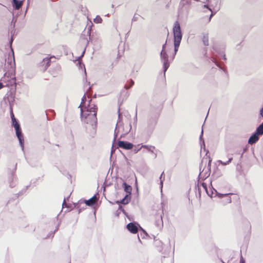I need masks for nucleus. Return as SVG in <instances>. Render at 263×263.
<instances>
[{
	"instance_id": "nucleus-27",
	"label": "nucleus",
	"mask_w": 263,
	"mask_h": 263,
	"mask_svg": "<svg viewBox=\"0 0 263 263\" xmlns=\"http://www.w3.org/2000/svg\"><path fill=\"white\" fill-rule=\"evenodd\" d=\"M16 168H17V163H15L13 167L12 168H9V174L12 175V176L15 175V172L16 170Z\"/></svg>"
},
{
	"instance_id": "nucleus-45",
	"label": "nucleus",
	"mask_w": 263,
	"mask_h": 263,
	"mask_svg": "<svg viewBox=\"0 0 263 263\" xmlns=\"http://www.w3.org/2000/svg\"><path fill=\"white\" fill-rule=\"evenodd\" d=\"M129 129H127V130H125L124 129V132H125V133L126 134H128V133L129 132V131L130 130V129H132V125H131V124H130V123H129Z\"/></svg>"
},
{
	"instance_id": "nucleus-57",
	"label": "nucleus",
	"mask_w": 263,
	"mask_h": 263,
	"mask_svg": "<svg viewBox=\"0 0 263 263\" xmlns=\"http://www.w3.org/2000/svg\"><path fill=\"white\" fill-rule=\"evenodd\" d=\"M3 84L1 82H0V89L3 87Z\"/></svg>"
},
{
	"instance_id": "nucleus-55",
	"label": "nucleus",
	"mask_w": 263,
	"mask_h": 263,
	"mask_svg": "<svg viewBox=\"0 0 263 263\" xmlns=\"http://www.w3.org/2000/svg\"><path fill=\"white\" fill-rule=\"evenodd\" d=\"M65 201H66V199H65V198H64V201H63V206H64V205L66 206V202H65Z\"/></svg>"
},
{
	"instance_id": "nucleus-49",
	"label": "nucleus",
	"mask_w": 263,
	"mask_h": 263,
	"mask_svg": "<svg viewBox=\"0 0 263 263\" xmlns=\"http://www.w3.org/2000/svg\"><path fill=\"white\" fill-rule=\"evenodd\" d=\"M245 259L243 258L242 256H241L240 259V262L239 263H245Z\"/></svg>"
},
{
	"instance_id": "nucleus-53",
	"label": "nucleus",
	"mask_w": 263,
	"mask_h": 263,
	"mask_svg": "<svg viewBox=\"0 0 263 263\" xmlns=\"http://www.w3.org/2000/svg\"><path fill=\"white\" fill-rule=\"evenodd\" d=\"M119 214H120V212H119V211L118 210L116 211V215L117 216H119Z\"/></svg>"
},
{
	"instance_id": "nucleus-14",
	"label": "nucleus",
	"mask_w": 263,
	"mask_h": 263,
	"mask_svg": "<svg viewBox=\"0 0 263 263\" xmlns=\"http://www.w3.org/2000/svg\"><path fill=\"white\" fill-rule=\"evenodd\" d=\"M122 187L124 189V192L126 193V195L132 196V186L129 184H127L125 182H124L122 184Z\"/></svg>"
},
{
	"instance_id": "nucleus-2",
	"label": "nucleus",
	"mask_w": 263,
	"mask_h": 263,
	"mask_svg": "<svg viewBox=\"0 0 263 263\" xmlns=\"http://www.w3.org/2000/svg\"><path fill=\"white\" fill-rule=\"evenodd\" d=\"M160 115V110L158 108L151 105V109L148 114L145 130L148 134H151L157 124Z\"/></svg>"
},
{
	"instance_id": "nucleus-54",
	"label": "nucleus",
	"mask_w": 263,
	"mask_h": 263,
	"mask_svg": "<svg viewBox=\"0 0 263 263\" xmlns=\"http://www.w3.org/2000/svg\"><path fill=\"white\" fill-rule=\"evenodd\" d=\"M222 59L224 60H227V58H226V55L224 54H223L222 55Z\"/></svg>"
},
{
	"instance_id": "nucleus-59",
	"label": "nucleus",
	"mask_w": 263,
	"mask_h": 263,
	"mask_svg": "<svg viewBox=\"0 0 263 263\" xmlns=\"http://www.w3.org/2000/svg\"><path fill=\"white\" fill-rule=\"evenodd\" d=\"M124 137V135L123 134H122L120 137V138H122L123 137Z\"/></svg>"
},
{
	"instance_id": "nucleus-35",
	"label": "nucleus",
	"mask_w": 263,
	"mask_h": 263,
	"mask_svg": "<svg viewBox=\"0 0 263 263\" xmlns=\"http://www.w3.org/2000/svg\"><path fill=\"white\" fill-rule=\"evenodd\" d=\"M199 140H200V142L201 141H202V143H203V146H204V149H205V143H204V140H203V130L202 129L201 130V134H200V137H199Z\"/></svg>"
},
{
	"instance_id": "nucleus-34",
	"label": "nucleus",
	"mask_w": 263,
	"mask_h": 263,
	"mask_svg": "<svg viewBox=\"0 0 263 263\" xmlns=\"http://www.w3.org/2000/svg\"><path fill=\"white\" fill-rule=\"evenodd\" d=\"M16 21H17V18L16 17L15 18L13 16L12 18V20L11 21V26L13 28H14V27H15V23L16 22Z\"/></svg>"
},
{
	"instance_id": "nucleus-50",
	"label": "nucleus",
	"mask_w": 263,
	"mask_h": 263,
	"mask_svg": "<svg viewBox=\"0 0 263 263\" xmlns=\"http://www.w3.org/2000/svg\"><path fill=\"white\" fill-rule=\"evenodd\" d=\"M185 0H181V2L180 3V5H181L182 7L184 6V4L183 3V2H184Z\"/></svg>"
},
{
	"instance_id": "nucleus-37",
	"label": "nucleus",
	"mask_w": 263,
	"mask_h": 263,
	"mask_svg": "<svg viewBox=\"0 0 263 263\" xmlns=\"http://www.w3.org/2000/svg\"><path fill=\"white\" fill-rule=\"evenodd\" d=\"M212 161V159L210 158L209 160L208 164V170L209 171H211V166Z\"/></svg>"
},
{
	"instance_id": "nucleus-40",
	"label": "nucleus",
	"mask_w": 263,
	"mask_h": 263,
	"mask_svg": "<svg viewBox=\"0 0 263 263\" xmlns=\"http://www.w3.org/2000/svg\"><path fill=\"white\" fill-rule=\"evenodd\" d=\"M114 144H115V142H113L112 145V147H111V156L112 155V154L114 153H115L116 149L117 148H118L117 147L114 148Z\"/></svg>"
},
{
	"instance_id": "nucleus-15",
	"label": "nucleus",
	"mask_w": 263,
	"mask_h": 263,
	"mask_svg": "<svg viewBox=\"0 0 263 263\" xmlns=\"http://www.w3.org/2000/svg\"><path fill=\"white\" fill-rule=\"evenodd\" d=\"M24 0H12V5L14 9L18 10L23 5Z\"/></svg>"
},
{
	"instance_id": "nucleus-36",
	"label": "nucleus",
	"mask_w": 263,
	"mask_h": 263,
	"mask_svg": "<svg viewBox=\"0 0 263 263\" xmlns=\"http://www.w3.org/2000/svg\"><path fill=\"white\" fill-rule=\"evenodd\" d=\"M137 122V110H136V115L134 118V123H133L134 125H135L136 126Z\"/></svg>"
},
{
	"instance_id": "nucleus-64",
	"label": "nucleus",
	"mask_w": 263,
	"mask_h": 263,
	"mask_svg": "<svg viewBox=\"0 0 263 263\" xmlns=\"http://www.w3.org/2000/svg\"><path fill=\"white\" fill-rule=\"evenodd\" d=\"M80 212H81V210H80V209H79V213H80Z\"/></svg>"
},
{
	"instance_id": "nucleus-39",
	"label": "nucleus",
	"mask_w": 263,
	"mask_h": 263,
	"mask_svg": "<svg viewBox=\"0 0 263 263\" xmlns=\"http://www.w3.org/2000/svg\"><path fill=\"white\" fill-rule=\"evenodd\" d=\"M218 162L219 163V164H222V165H226L227 164H229V163L228 162V161L227 162H223L222 161V160H219L218 161Z\"/></svg>"
},
{
	"instance_id": "nucleus-8",
	"label": "nucleus",
	"mask_w": 263,
	"mask_h": 263,
	"mask_svg": "<svg viewBox=\"0 0 263 263\" xmlns=\"http://www.w3.org/2000/svg\"><path fill=\"white\" fill-rule=\"evenodd\" d=\"M134 144L126 141L118 140L117 147H120L126 150H129L133 148Z\"/></svg>"
},
{
	"instance_id": "nucleus-42",
	"label": "nucleus",
	"mask_w": 263,
	"mask_h": 263,
	"mask_svg": "<svg viewBox=\"0 0 263 263\" xmlns=\"http://www.w3.org/2000/svg\"><path fill=\"white\" fill-rule=\"evenodd\" d=\"M139 16L138 15V16H136V14L134 15V16H133L132 20V22H136L138 20V18H139Z\"/></svg>"
},
{
	"instance_id": "nucleus-16",
	"label": "nucleus",
	"mask_w": 263,
	"mask_h": 263,
	"mask_svg": "<svg viewBox=\"0 0 263 263\" xmlns=\"http://www.w3.org/2000/svg\"><path fill=\"white\" fill-rule=\"evenodd\" d=\"M16 180V175H12L10 174H9L8 176V182L9 183V186L11 188L14 187L16 184L15 183V181Z\"/></svg>"
},
{
	"instance_id": "nucleus-24",
	"label": "nucleus",
	"mask_w": 263,
	"mask_h": 263,
	"mask_svg": "<svg viewBox=\"0 0 263 263\" xmlns=\"http://www.w3.org/2000/svg\"><path fill=\"white\" fill-rule=\"evenodd\" d=\"M221 176H222L221 172L220 171H219L218 169H217L216 171H215L212 175L213 179H217Z\"/></svg>"
},
{
	"instance_id": "nucleus-21",
	"label": "nucleus",
	"mask_w": 263,
	"mask_h": 263,
	"mask_svg": "<svg viewBox=\"0 0 263 263\" xmlns=\"http://www.w3.org/2000/svg\"><path fill=\"white\" fill-rule=\"evenodd\" d=\"M8 64L10 65L11 67H13L15 66V61H14V53H12V57H8L7 59Z\"/></svg>"
},
{
	"instance_id": "nucleus-17",
	"label": "nucleus",
	"mask_w": 263,
	"mask_h": 263,
	"mask_svg": "<svg viewBox=\"0 0 263 263\" xmlns=\"http://www.w3.org/2000/svg\"><path fill=\"white\" fill-rule=\"evenodd\" d=\"M201 166H200V173L199 174L198 177H200L202 180H205L210 176L211 171H209L208 170V171L205 173H202V172H201Z\"/></svg>"
},
{
	"instance_id": "nucleus-28",
	"label": "nucleus",
	"mask_w": 263,
	"mask_h": 263,
	"mask_svg": "<svg viewBox=\"0 0 263 263\" xmlns=\"http://www.w3.org/2000/svg\"><path fill=\"white\" fill-rule=\"evenodd\" d=\"M134 81L132 79H130L128 82V84H126V85H125L124 88H125L126 89H129L134 85Z\"/></svg>"
},
{
	"instance_id": "nucleus-26",
	"label": "nucleus",
	"mask_w": 263,
	"mask_h": 263,
	"mask_svg": "<svg viewBox=\"0 0 263 263\" xmlns=\"http://www.w3.org/2000/svg\"><path fill=\"white\" fill-rule=\"evenodd\" d=\"M203 7L208 9L210 11H211V14L209 19V21L210 22L211 21L212 17L214 16L217 12H216V10H214L215 12H213L211 8L209 7V5H204Z\"/></svg>"
},
{
	"instance_id": "nucleus-6",
	"label": "nucleus",
	"mask_w": 263,
	"mask_h": 263,
	"mask_svg": "<svg viewBox=\"0 0 263 263\" xmlns=\"http://www.w3.org/2000/svg\"><path fill=\"white\" fill-rule=\"evenodd\" d=\"M167 40L165 43L162 45V50L160 52L161 61L163 63V71L165 73L170 66V63L168 62V56L165 51Z\"/></svg>"
},
{
	"instance_id": "nucleus-48",
	"label": "nucleus",
	"mask_w": 263,
	"mask_h": 263,
	"mask_svg": "<svg viewBox=\"0 0 263 263\" xmlns=\"http://www.w3.org/2000/svg\"><path fill=\"white\" fill-rule=\"evenodd\" d=\"M197 187H198V191L199 196V197H200V196H201V189L200 188V187H199L198 184L197 185Z\"/></svg>"
},
{
	"instance_id": "nucleus-63",
	"label": "nucleus",
	"mask_w": 263,
	"mask_h": 263,
	"mask_svg": "<svg viewBox=\"0 0 263 263\" xmlns=\"http://www.w3.org/2000/svg\"><path fill=\"white\" fill-rule=\"evenodd\" d=\"M155 158H156V157H157V154H155Z\"/></svg>"
},
{
	"instance_id": "nucleus-44",
	"label": "nucleus",
	"mask_w": 263,
	"mask_h": 263,
	"mask_svg": "<svg viewBox=\"0 0 263 263\" xmlns=\"http://www.w3.org/2000/svg\"><path fill=\"white\" fill-rule=\"evenodd\" d=\"M259 115L263 118V106L260 109Z\"/></svg>"
},
{
	"instance_id": "nucleus-33",
	"label": "nucleus",
	"mask_w": 263,
	"mask_h": 263,
	"mask_svg": "<svg viewBox=\"0 0 263 263\" xmlns=\"http://www.w3.org/2000/svg\"><path fill=\"white\" fill-rule=\"evenodd\" d=\"M118 210L120 211V212H122L125 215L127 216V212L125 211V210L123 208L122 206L120 204H119Z\"/></svg>"
},
{
	"instance_id": "nucleus-5",
	"label": "nucleus",
	"mask_w": 263,
	"mask_h": 263,
	"mask_svg": "<svg viewBox=\"0 0 263 263\" xmlns=\"http://www.w3.org/2000/svg\"><path fill=\"white\" fill-rule=\"evenodd\" d=\"M201 185L203 187V188L204 189V190H205V191L206 192L207 195L211 197H213V194H215V196H217L218 198H222L225 196L227 197V198L226 199V202L227 203H231V198L230 197H228V195L230 194H221V193H219L212 186H211V193H209V190L208 189V187H207V185L205 183V182H202L201 183Z\"/></svg>"
},
{
	"instance_id": "nucleus-47",
	"label": "nucleus",
	"mask_w": 263,
	"mask_h": 263,
	"mask_svg": "<svg viewBox=\"0 0 263 263\" xmlns=\"http://www.w3.org/2000/svg\"><path fill=\"white\" fill-rule=\"evenodd\" d=\"M184 1H185V3H184L183 2V3L185 4H187V5H190L191 4V1L192 0H185Z\"/></svg>"
},
{
	"instance_id": "nucleus-61",
	"label": "nucleus",
	"mask_w": 263,
	"mask_h": 263,
	"mask_svg": "<svg viewBox=\"0 0 263 263\" xmlns=\"http://www.w3.org/2000/svg\"><path fill=\"white\" fill-rule=\"evenodd\" d=\"M138 238L139 240L140 241H141V240H140V238H139V235H138Z\"/></svg>"
},
{
	"instance_id": "nucleus-46",
	"label": "nucleus",
	"mask_w": 263,
	"mask_h": 263,
	"mask_svg": "<svg viewBox=\"0 0 263 263\" xmlns=\"http://www.w3.org/2000/svg\"><path fill=\"white\" fill-rule=\"evenodd\" d=\"M13 37H12V36H11V39H10V41H9V45H10V47H11V46H12V42H13ZM11 50L13 51V49H12V47H11Z\"/></svg>"
},
{
	"instance_id": "nucleus-52",
	"label": "nucleus",
	"mask_w": 263,
	"mask_h": 263,
	"mask_svg": "<svg viewBox=\"0 0 263 263\" xmlns=\"http://www.w3.org/2000/svg\"><path fill=\"white\" fill-rule=\"evenodd\" d=\"M232 160H233V158L230 157L229 158V160L227 161L229 163H230L232 161Z\"/></svg>"
},
{
	"instance_id": "nucleus-41",
	"label": "nucleus",
	"mask_w": 263,
	"mask_h": 263,
	"mask_svg": "<svg viewBox=\"0 0 263 263\" xmlns=\"http://www.w3.org/2000/svg\"><path fill=\"white\" fill-rule=\"evenodd\" d=\"M135 185V187L136 189V192L137 193V194H139V188H138V182H137V178H136Z\"/></svg>"
},
{
	"instance_id": "nucleus-22",
	"label": "nucleus",
	"mask_w": 263,
	"mask_h": 263,
	"mask_svg": "<svg viewBox=\"0 0 263 263\" xmlns=\"http://www.w3.org/2000/svg\"><path fill=\"white\" fill-rule=\"evenodd\" d=\"M165 177L164 175V172H163L159 177L160 179V188L161 193H162L163 181L164 180Z\"/></svg>"
},
{
	"instance_id": "nucleus-9",
	"label": "nucleus",
	"mask_w": 263,
	"mask_h": 263,
	"mask_svg": "<svg viewBox=\"0 0 263 263\" xmlns=\"http://www.w3.org/2000/svg\"><path fill=\"white\" fill-rule=\"evenodd\" d=\"M52 58H54V57L52 56L50 58L46 57L42 60V61L40 64V66L41 67L42 70L45 71L47 69L50 65V59Z\"/></svg>"
},
{
	"instance_id": "nucleus-12",
	"label": "nucleus",
	"mask_w": 263,
	"mask_h": 263,
	"mask_svg": "<svg viewBox=\"0 0 263 263\" xmlns=\"http://www.w3.org/2000/svg\"><path fill=\"white\" fill-rule=\"evenodd\" d=\"M259 135L257 134L255 132L250 137L248 140V143L252 145L256 143L259 140Z\"/></svg>"
},
{
	"instance_id": "nucleus-18",
	"label": "nucleus",
	"mask_w": 263,
	"mask_h": 263,
	"mask_svg": "<svg viewBox=\"0 0 263 263\" xmlns=\"http://www.w3.org/2000/svg\"><path fill=\"white\" fill-rule=\"evenodd\" d=\"M155 225L159 229H161L163 227V222L162 215L160 216V217L158 219L156 220Z\"/></svg>"
},
{
	"instance_id": "nucleus-60",
	"label": "nucleus",
	"mask_w": 263,
	"mask_h": 263,
	"mask_svg": "<svg viewBox=\"0 0 263 263\" xmlns=\"http://www.w3.org/2000/svg\"><path fill=\"white\" fill-rule=\"evenodd\" d=\"M90 28H88V32H89V34H90Z\"/></svg>"
},
{
	"instance_id": "nucleus-3",
	"label": "nucleus",
	"mask_w": 263,
	"mask_h": 263,
	"mask_svg": "<svg viewBox=\"0 0 263 263\" xmlns=\"http://www.w3.org/2000/svg\"><path fill=\"white\" fill-rule=\"evenodd\" d=\"M173 32L174 46V54L173 56L174 57L178 51V49L182 39V33L180 25L178 21H176L174 24Z\"/></svg>"
},
{
	"instance_id": "nucleus-29",
	"label": "nucleus",
	"mask_w": 263,
	"mask_h": 263,
	"mask_svg": "<svg viewBox=\"0 0 263 263\" xmlns=\"http://www.w3.org/2000/svg\"><path fill=\"white\" fill-rule=\"evenodd\" d=\"M93 22L96 24L101 23L102 22V18L99 15H97L93 19Z\"/></svg>"
},
{
	"instance_id": "nucleus-1",
	"label": "nucleus",
	"mask_w": 263,
	"mask_h": 263,
	"mask_svg": "<svg viewBox=\"0 0 263 263\" xmlns=\"http://www.w3.org/2000/svg\"><path fill=\"white\" fill-rule=\"evenodd\" d=\"M91 100L85 108H81V117L82 120L86 124L85 128L87 130H92L95 132L97 125V113L98 108L95 104H90Z\"/></svg>"
},
{
	"instance_id": "nucleus-43",
	"label": "nucleus",
	"mask_w": 263,
	"mask_h": 263,
	"mask_svg": "<svg viewBox=\"0 0 263 263\" xmlns=\"http://www.w3.org/2000/svg\"><path fill=\"white\" fill-rule=\"evenodd\" d=\"M78 63L79 64V66L81 68H82L83 67L84 68V71H85V75L86 74V70H85V66H84V65L83 64V63H80V62L79 61Z\"/></svg>"
},
{
	"instance_id": "nucleus-38",
	"label": "nucleus",
	"mask_w": 263,
	"mask_h": 263,
	"mask_svg": "<svg viewBox=\"0 0 263 263\" xmlns=\"http://www.w3.org/2000/svg\"><path fill=\"white\" fill-rule=\"evenodd\" d=\"M142 147H137L136 146L135 147V148L133 149V151L135 154H137L141 149Z\"/></svg>"
},
{
	"instance_id": "nucleus-32",
	"label": "nucleus",
	"mask_w": 263,
	"mask_h": 263,
	"mask_svg": "<svg viewBox=\"0 0 263 263\" xmlns=\"http://www.w3.org/2000/svg\"><path fill=\"white\" fill-rule=\"evenodd\" d=\"M86 101V98L85 93L81 99V104L79 105V107L80 108H83L82 107V105L85 103Z\"/></svg>"
},
{
	"instance_id": "nucleus-58",
	"label": "nucleus",
	"mask_w": 263,
	"mask_h": 263,
	"mask_svg": "<svg viewBox=\"0 0 263 263\" xmlns=\"http://www.w3.org/2000/svg\"><path fill=\"white\" fill-rule=\"evenodd\" d=\"M213 62L215 63V64L216 65V66H217L218 67H220V66H219V65H218V63H217V62H216V61H213Z\"/></svg>"
},
{
	"instance_id": "nucleus-56",
	"label": "nucleus",
	"mask_w": 263,
	"mask_h": 263,
	"mask_svg": "<svg viewBox=\"0 0 263 263\" xmlns=\"http://www.w3.org/2000/svg\"><path fill=\"white\" fill-rule=\"evenodd\" d=\"M85 52V49L84 50V51H83V52L82 53V55L80 57H79V58H80L81 57H82L84 55Z\"/></svg>"
},
{
	"instance_id": "nucleus-25",
	"label": "nucleus",
	"mask_w": 263,
	"mask_h": 263,
	"mask_svg": "<svg viewBox=\"0 0 263 263\" xmlns=\"http://www.w3.org/2000/svg\"><path fill=\"white\" fill-rule=\"evenodd\" d=\"M141 147H143L145 148H146L147 151L152 153H154L153 150L152 149H155V147L154 146L152 145H142Z\"/></svg>"
},
{
	"instance_id": "nucleus-30",
	"label": "nucleus",
	"mask_w": 263,
	"mask_h": 263,
	"mask_svg": "<svg viewBox=\"0 0 263 263\" xmlns=\"http://www.w3.org/2000/svg\"><path fill=\"white\" fill-rule=\"evenodd\" d=\"M29 185L25 186L21 191L19 192V193L17 194V197H18L20 195H22L24 193L26 192L27 190L29 187Z\"/></svg>"
},
{
	"instance_id": "nucleus-4",
	"label": "nucleus",
	"mask_w": 263,
	"mask_h": 263,
	"mask_svg": "<svg viewBox=\"0 0 263 263\" xmlns=\"http://www.w3.org/2000/svg\"><path fill=\"white\" fill-rule=\"evenodd\" d=\"M11 118L12 121V125L14 127L15 130L16 136L19 141L20 145L21 147L22 150L24 151V139L20 124L18 120L15 118L14 114L11 110Z\"/></svg>"
},
{
	"instance_id": "nucleus-7",
	"label": "nucleus",
	"mask_w": 263,
	"mask_h": 263,
	"mask_svg": "<svg viewBox=\"0 0 263 263\" xmlns=\"http://www.w3.org/2000/svg\"><path fill=\"white\" fill-rule=\"evenodd\" d=\"M126 229L128 231L133 234L137 233L139 229H140V230H141L143 232L145 236H147L148 235L146 232L142 228H141V226L137 222L135 221L128 223L126 225Z\"/></svg>"
},
{
	"instance_id": "nucleus-20",
	"label": "nucleus",
	"mask_w": 263,
	"mask_h": 263,
	"mask_svg": "<svg viewBox=\"0 0 263 263\" xmlns=\"http://www.w3.org/2000/svg\"><path fill=\"white\" fill-rule=\"evenodd\" d=\"M255 132L259 136L263 135V122L256 128Z\"/></svg>"
},
{
	"instance_id": "nucleus-13",
	"label": "nucleus",
	"mask_w": 263,
	"mask_h": 263,
	"mask_svg": "<svg viewBox=\"0 0 263 263\" xmlns=\"http://www.w3.org/2000/svg\"><path fill=\"white\" fill-rule=\"evenodd\" d=\"M132 196L126 195L121 200H116L115 202L118 204L125 205L129 203L131 200Z\"/></svg>"
},
{
	"instance_id": "nucleus-23",
	"label": "nucleus",
	"mask_w": 263,
	"mask_h": 263,
	"mask_svg": "<svg viewBox=\"0 0 263 263\" xmlns=\"http://www.w3.org/2000/svg\"><path fill=\"white\" fill-rule=\"evenodd\" d=\"M202 42L204 46L209 45V36L208 33H204L202 37Z\"/></svg>"
},
{
	"instance_id": "nucleus-31",
	"label": "nucleus",
	"mask_w": 263,
	"mask_h": 263,
	"mask_svg": "<svg viewBox=\"0 0 263 263\" xmlns=\"http://www.w3.org/2000/svg\"><path fill=\"white\" fill-rule=\"evenodd\" d=\"M122 119V114L120 112V108L118 109V121L117 122H119V126L122 125V123L121 122Z\"/></svg>"
},
{
	"instance_id": "nucleus-10",
	"label": "nucleus",
	"mask_w": 263,
	"mask_h": 263,
	"mask_svg": "<svg viewBox=\"0 0 263 263\" xmlns=\"http://www.w3.org/2000/svg\"><path fill=\"white\" fill-rule=\"evenodd\" d=\"M208 3L209 6L213 7L214 10L217 12L220 9V0H206Z\"/></svg>"
},
{
	"instance_id": "nucleus-19",
	"label": "nucleus",
	"mask_w": 263,
	"mask_h": 263,
	"mask_svg": "<svg viewBox=\"0 0 263 263\" xmlns=\"http://www.w3.org/2000/svg\"><path fill=\"white\" fill-rule=\"evenodd\" d=\"M119 127H120V126H119V122L117 123L116 126V127H115V131H114V141H113L114 142H115L116 140V139L118 137V134L119 133Z\"/></svg>"
},
{
	"instance_id": "nucleus-62",
	"label": "nucleus",
	"mask_w": 263,
	"mask_h": 263,
	"mask_svg": "<svg viewBox=\"0 0 263 263\" xmlns=\"http://www.w3.org/2000/svg\"><path fill=\"white\" fill-rule=\"evenodd\" d=\"M209 193H210V194L211 193V189H210V190L209 191Z\"/></svg>"
},
{
	"instance_id": "nucleus-51",
	"label": "nucleus",
	"mask_w": 263,
	"mask_h": 263,
	"mask_svg": "<svg viewBox=\"0 0 263 263\" xmlns=\"http://www.w3.org/2000/svg\"><path fill=\"white\" fill-rule=\"evenodd\" d=\"M58 229H59V228H58V227H56V228H55V229L54 230V231L53 233L51 234V235H52V237H53V234H54V233H55V231H58Z\"/></svg>"
},
{
	"instance_id": "nucleus-11",
	"label": "nucleus",
	"mask_w": 263,
	"mask_h": 263,
	"mask_svg": "<svg viewBox=\"0 0 263 263\" xmlns=\"http://www.w3.org/2000/svg\"><path fill=\"white\" fill-rule=\"evenodd\" d=\"M97 198L96 197V195H95L88 200H84L83 201H82L81 200H80L79 203H85L86 205L92 207L95 205V204L97 202Z\"/></svg>"
}]
</instances>
